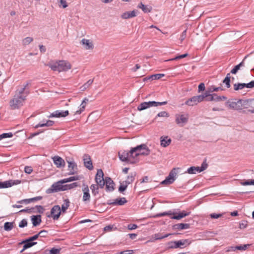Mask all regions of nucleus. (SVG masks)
Here are the masks:
<instances>
[{
	"mask_svg": "<svg viewBox=\"0 0 254 254\" xmlns=\"http://www.w3.org/2000/svg\"><path fill=\"white\" fill-rule=\"evenodd\" d=\"M28 83H26L19 90H17L12 99L9 102V105L11 109L14 110L18 109L22 106L26 99V95L28 93L25 92L26 87Z\"/></svg>",
	"mask_w": 254,
	"mask_h": 254,
	"instance_id": "f257e3e1",
	"label": "nucleus"
},
{
	"mask_svg": "<svg viewBox=\"0 0 254 254\" xmlns=\"http://www.w3.org/2000/svg\"><path fill=\"white\" fill-rule=\"evenodd\" d=\"M135 147L131 148L129 151H120L119 152V157L121 160L130 164H134L137 162V151Z\"/></svg>",
	"mask_w": 254,
	"mask_h": 254,
	"instance_id": "f03ea898",
	"label": "nucleus"
},
{
	"mask_svg": "<svg viewBox=\"0 0 254 254\" xmlns=\"http://www.w3.org/2000/svg\"><path fill=\"white\" fill-rule=\"evenodd\" d=\"M49 66L53 70L59 72L67 71L71 68L70 64L65 61H59L49 64Z\"/></svg>",
	"mask_w": 254,
	"mask_h": 254,
	"instance_id": "7ed1b4c3",
	"label": "nucleus"
},
{
	"mask_svg": "<svg viewBox=\"0 0 254 254\" xmlns=\"http://www.w3.org/2000/svg\"><path fill=\"white\" fill-rule=\"evenodd\" d=\"M167 104V101H164L162 102L156 101L144 102L141 103L140 105L138 106L137 110L140 111L145 110L151 107H156L158 106L165 105Z\"/></svg>",
	"mask_w": 254,
	"mask_h": 254,
	"instance_id": "20e7f679",
	"label": "nucleus"
},
{
	"mask_svg": "<svg viewBox=\"0 0 254 254\" xmlns=\"http://www.w3.org/2000/svg\"><path fill=\"white\" fill-rule=\"evenodd\" d=\"M104 173L102 169H98L95 176V181L101 188H103L105 185V179H104Z\"/></svg>",
	"mask_w": 254,
	"mask_h": 254,
	"instance_id": "39448f33",
	"label": "nucleus"
},
{
	"mask_svg": "<svg viewBox=\"0 0 254 254\" xmlns=\"http://www.w3.org/2000/svg\"><path fill=\"white\" fill-rule=\"evenodd\" d=\"M135 149L137 151L138 156L148 155L150 153V150L145 144H142L136 146Z\"/></svg>",
	"mask_w": 254,
	"mask_h": 254,
	"instance_id": "423d86ee",
	"label": "nucleus"
},
{
	"mask_svg": "<svg viewBox=\"0 0 254 254\" xmlns=\"http://www.w3.org/2000/svg\"><path fill=\"white\" fill-rule=\"evenodd\" d=\"M203 101V97L201 95L194 96L186 101L185 104L193 106Z\"/></svg>",
	"mask_w": 254,
	"mask_h": 254,
	"instance_id": "0eeeda50",
	"label": "nucleus"
},
{
	"mask_svg": "<svg viewBox=\"0 0 254 254\" xmlns=\"http://www.w3.org/2000/svg\"><path fill=\"white\" fill-rule=\"evenodd\" d=\"M241 102L240 100L237 102L228 100L225 103V105L230 109L239 110L242 109V105H240Z\"/></svg>",
	"mask_w": 254,
	"mask_h": 254,
	"instance_id": "6e6552de",
	"label": "nucleus"
},
{
	"mask_svg": "<svg viewBox=\"0 0 254 254\" xmlns=\"http://www.w3.org/2000/svg\"><path fill=\"white\" fill-rule=\"evenodd\" d=\"M175 169L172 170L169 173V176L166 177V178L161 182V184L163 185H170L172 184L176 179V176L177 175L176 172L175 171Z\"/></svg>",
	"mask_w": 254,
	"mask_h": 254,
	"instance_id": "1a4fd4ad",
	"label": "nucleus"
},
{
	"mask_svg": "<svg viewBox=\"0 0 254 254\" xmlns=\"http://www.w3.org/2000/svg\"><path fill=\"white\" fill-rule=\"evenodd\" d=\"M65 182H63V179L61 180L56 183H54L50 189H49L48 191L49 192H55L60 191H62V184H64Z\"/></svg>",
	"mask_w": 254,
	"mask_h": 254,
	"instance_id": "9d476101",
	"label": "nucleus"
},
{
	"mask_svg": "<svg viewBox=\"0 0 254 254\" xmlns=\"http://www.w3.org/2000/svg\"><path fill=\"white\" fill-rule=\"evenodd\" d=\"M51 214L54 220H58L61 214V209L59 205L54 206L51 210Z\"/></svg>",
	"mask_w": 254,
	"mask_h": 254,
	"instance_id": "9b49d317",
	"label": "nucleus"
},
{
	"mask_svg": "<svg viewBox=\"0 0 254 254\" xmlns=\"http://www.w3.org/2000/svg\"><path fill=\"white\" fill-rule=\"evenodd\" d=\"M188 121V115L177 114L176 115V123L181 126H183L184 124L187 123Z\"/></svg>",
	"mask_w": 254,
	"mask_h": 254,
	"instance_id": "f8f14e48",
	"label": "nucleus"
},
{
	"mask_svg": "<svg viewBox=\"0 0 254 254\" xmlns=\"http://www.w3.org/2000/svg\"><path fill=\"white\" fill-rule=\"evenodd\" d=\"M82 190L83 193V195L82 197L83 201L85 203L89 202L90 201L91 196L88 186L84 185Z\"/></svg>",
	"mask_w": 254,
	"mask_h": 254,
	"instance_id": "ddd939ff",
	"label": "nucleus"
},
{
	"mask_svg": "<svg viewBox=\"0 0 254 254\" xmlns=\"http://www.w3.org/2000/svg\"><path fill=\"white\" fill-rule=\"evenodd\" d=\"M20 182L21 181L19 180H9L3 182H0V189L9 188L14 185L19 184Z\"/></svg>",
	"mask_w": 254,
	"mask_h": 254,
	"instance_id": "4468645a",
	"label": "nucleus"
},
{
	"mask_svg": "<svg viewBox=\"0 0 254 254\" xmlns=\"http://www.w3.org/2000/svg\"><path fill=\"white\" fill-rule=\"evenodd\" d=\"M127 200L126 198L122 197L118 198L115 200H109L107 202V204L113 205H123L127 203Z\"/></svg>",
	"mask_w": 254,
	"mask_h": 254,
	"instance_id": "2eb2a0df",
	"label": "nucleus"
},
{
	"mask_svg": "<svg viewBox=\"0 0 254 254\" xmlns=\"http://www.w3.org/2000/svg\"><path fill=\"white\" fill-rule=\"evenodd\" d=\"M69 115V112L67 110L66 111H60L57 110L52 113L49 116V118L55 117V118H61L65 117Z\"/></svg>",
	"mask_w": 254,
	"mask_h": 254,
	"instance_id": "dca6fc26",
	"label": "nucleus"
},
{
	"mask_svg": "<svg viewBox=\"0 0 254 254\" xmlns=\"http://www.w3.org/2000/svg\"><path fill=\"white\" fill-rule=\"evenodd\" d=\"M83 159L85 167L89 170H92L93 169V166L90 156L88 154H84Z\"/></svg>",
	"mask_w": 254,
	"mask_h": 254,
	"instance_id": "f3484780",
	"label": "nucleus"
},
{
	"mask_svg": "<svg viewBox=\"0 0 254 254\" xmlns=\"http://www.w3.org/2000/svg\"><path fill=\"white\" fill-rule=\"evenodd\" d=\"M137 10H133L131 11H126L124 12L121 17L123 19H127L135 17L137 15Z\"/></svg>",
	"mask_w": 254,
	"mask_h": 254,
	"instance_id": "a211bd4d",
	"label": "nucleus"
},
{
	"mask_svg": "<svg viewBox=\"0 0 254 254\" xmlns=\"http://www.w3.org/2000/svg\"><path fill=\"white\" fill-rule=\"evenodd\" d=\"M106 190L107 191H112L114 190V183L109 177L105 178Z\"/></svg>",
	"mask_w": 254,
	"mask_h": 254,
	"instance_id": "6ab92c4d",
	"label": "nucleus"
},
{
	"mask_svg": "<svg viewBox=\"0 0 254 254\" xmlns=\"http://www.w3.org/2000/svg\"><path fill=\"white\" fill-rule=\"evenodd\" d=\"M188 241V240H181L178 241L171 242L170 244V247L175 249L181 248L182 246L185 245Z\"/></svg>",
	"mask_w": 254,
	"mask_h": 254,
	"instance_id": "aec40b11",
	"label": "nucleus"
},
{
	"mask_svg": "<svg viewBox=\"0 0 254 254\" xmlns=\"http://www.w3.org/2000/svg\"><path fill=\"white\" fill-rule=\"evenodd\" d=\"M227 99L224 96H218L216 94H212L210 95L209 98H206V100L208 101H216L218 102L222 100H225Z\"/></svg>",
	"mask_w": 254,
	"mask_h": 254,
	"instance_id": "412c9836",
	"label": "nucleus"
},
{
	"mask_svg": "<svg viewBox=\"0 0 254 254\" xmlns=\"http://www.w3.org/2000/svg\"><path fill=\"white\" fill-rule=\"evenodd\" d=\"M68 164L69 175H73L75 174L77 170L76 164L73 161H69L68 162Z\"/></svg>",
	"mask_w": 254,
	"mask_h": 254,
	"instance_id": "4be33fe9",
	"label": "nucleus"
},
{
	"mask_svg": "<svg viewBox=\"0 0 254 254\" xmlns=\"http://www.w3.org/2000/svg\"><path fill=\"white\" fill-rule=\"evenodd\" d=\"M21 244H24L23 248L21 251V253H22L26 249L29 248L37 244L36 242H34L29 238L22 242Z\"/></svg>",
	"mask_w": 254,
	"mask_h": 254,
	"instance_id": "5701e85b",
	"label": "nucleus"
},
{
	"mask_svg": "<svg viewBox=\"0 0 254 254\" xmlns=\"http://www.w3.org/2000/svg\"><path fill=\"white\" fill-rule=\"evenodd\" d=\"M53 159L55 164L57 167L60 168L64 166V161L61 157L59 156H55Z\"/></svg>",
	"mask_w": 254,
	"mask_h": 254,
	"instance_id": "b1692460",
	"label": "nucleus"
},
{
	"mask_svg": "<svg viewBox=\"0 0 254 254\" xmlns=\"http://www.w3.org/2000/svg\"><path fill=\"white\" fill-rule=\"evenodd\" d=\"M81 43L84 46L86 50H90L93 48V45L89 40L83 39L81 41Z\"/></svg>",
	"mask_w": 254,
	"mask_h": 254,
	"instance_id": "393cba45",
	"label": "nucleus"
},
{
	"mask_svg": "<svg viewBox=\"0 0 254 254\" xmlns=\"http://www.w3.org/2000/svg\"><path fill=\"white\" fill-rule=\"evenodd\" d=\"M190 212H186L185 211H182V212H180L179 214L177 215H174L173 216L171 217V219H177V220H180L182 219V218H184L187 216H188L190 214Z\"/></svg>",
	"mask_w": 254,
	"mask_h": 254,
	"instance_id": "a878e982",
	"label": "nucleus"
},
{
	"mask_svg": "<svg viewBox=\"0 0 254 254\" xmlns=\"http://www.w3.org/2000/svg\"><path fill=\"white\" fill-rule=\"evenodd\" d=\"M31 220L33 226H37L39 225L41 222V215H33L31 216Z\"/></svg>",
	"mask_w": 254,
	"mask_h": 254,
	"instance_id": "bb28decb",
	"label": "nucleus"
},
{
	"mask_svg": "<svg viewBox=\"0 0 254 254\" xmlns=\"http://www.w3.org/2000/svg\"><path fill=\"white\" fill-rule=\"evenodd\" d=\"M190 224L185 223H179L173 226V229L175 230H184L189 228Z\"/></svg>",
	"mask_w": 254,
	"mask_h": 254,
	"instance_id": "cd10ccee",
	"label": "nucleus"
},
{
	"mask_svg": "<svg viewBox=\"0 0 254 254\" xmlns=\"http://www.w3.org/2000/svg\"><path fill=\"white\" fill-rule=\"evenodd\" d=\"M135 175V172L131 173L130 175L127 176V180L125 181L124 182L127 183V185L130 184L134 181Z\"/></svg>",
	"mask_w": 254,
	"mask_h": 254,
	"instance_id": "c85d7f7f",
	"label": "nucleus"
},
{
	"mask_svg": "<svg viewBox=\"0 0 254 254\" xmlns=\"http://www.w3.org/2000/svg\"><path fill=\"white\" fill-rule=\"evenodd\" d=\"M54 124V122L51 120L47 121L45 123H40L35 126V128L44 127H51Z\"/></svg>",
	"mask_w": 254,
	"mask_h": 254,
	"instance_id": "c756f323",
	"label": "nucleus"
},
{
	"mask_svg": "<svg viewBox=\"0 0 254 254\" xmlns=\"http://www.w3.org/2000/svg\"><path fill=\"white\" fill-rule=\"evenodd\" d=\"M171 142V139L168 136L165 137L161 140V145L164 147L168 146Z\"/></svg>",
	"mask_w": 254,
	"mask_h": 254,
	"instance_id": "7c9ffc66",
	"label": "nucleus"
},
{
	"mask_svg": "<svg viewBox=\"0 0 254 254\" xmlns=\"http://www.w3.org/2000/svg\"><path fill=\"white\" fill-rule=\"evenodd\" d=\"M137 7L142 9V10L145 13L150 12L151 10V7H148L146 5L143 4L142 2H140L137 6Z\"/></svg>",
	"mask_w": 254,
	"mask_h": 254,
	"instance_id": "2f4dec72",
	"label": "nucleus"
},
{
	"mask_svg": "<svg viewBox=\"0 0 254 254\" xmlns=\"http://www.w3.org/2000/svg\"><path fill=\"white\" fill-rule=\"evenodd\" d=\"M196 172H199L198 167L192 166L188 168L185 173L190 174H195Z\"/></svg>",
	"mask_w": 254,
	"mask_h": 254,
	"instance_id": "473e14b6",
	"label": "nucleus"
},
{
	"mask_svg": "<svg viewBox=\"0 0 254 254\" xmlns=\"http://www.w3.org/2000/svg\"><path fill=\"white\" fill-rule=\"evenodd\" d=\"M69 201L68 199L64 200V203L62 205L61 212H65L69 206Z\"/></svg>",
	"mask_w": 254,
	"mask_h": 254,
	"instance_id": "72a5a7b5",
	"label": "nucleus"
},
{
	"mask_svg": "<svg viewBox=\"0 0 254 254\" xmlns=\"http://www.w3.org/2000/svg\"><path fill=\"white\" fill-rule=\"evenodd\" d=\"M244 66V63L243 61L241 62L239 64L236 65L231 71L232 74H236L238 71L240 69L241 67Z\"/></svg>",
	"mask_w": 254,
	"mask_h": 254,
	"instance_id": "f704fd0d",
	"label": "nucleus"
},
{
	"mask_svg": "<svg viewBox=\"0 0 254 254\" xmlns=\"http://www.w3.org/2000/svg\"><path fill=\"white\" fill-rule=\"evenodd\" d=\"M164 76V74H160V73L156 74L150 75L148 78H145V80L151 79L152 80H156V79H159L161 78L162 77H163Z\"/></svg>",
	"mask_w": 254,
	"mask_h": 254,
	"instance_id": "c9c22d12",
	"label": "nucleus"
},
{
	"mask_svg": "<svg viewBox=\"0 0 254 254\" xmlns=\"http://www.w3.org/2000/svg\"><path fill=\"white\" fill-rule=\"evenodd\" d=\"M170 234H168L164 235H162L160 233L155 234L153 236V239L154 240H161L163 238H167L168 236H169Z\"/></svg>",
	"mask_w": 254,
	"mask_h": 254,
	"instance_id": "e433bc0d",
	"label": "nucleus"
},
{
	"mask_svg": "<svg viewBox=\"0 0 254 254\" xmlns=\"http://www.w3.org/2000/svg\"><path fill=\"white\" fill-rule=\"evenodd\" d=\"M93 82V79H89L86 83L83 85L81 87V91H84L88 88Z\"/></svg>",
	"mask_w": 254,
	"mask_h": 254,
	"instance_id": "4c0bfd02",
	"label": "nucleus"
},
{
	"mask_svg": "<svg viewBox=\"0 0 254 254\" xmlns=\"http://www.w3.org/2000/svg\"><path fill=\"white\" fill-rule=\"evenodd\" d=\"M99 185L97 184H93L90 186V189L92 190V193L94 195H96L98 193V189H99Z\"/></svg>",
	"mask_w": 254,
	"mask_h": 254,
	"instance_id": "58836bf2",
	"label": "nucleus"
},
{
	"mask_svg": "<svg viewBox=\"0 0 254 254\" xmlns=\"http://www.w3.org/2000/svg\"><path fill=\"white\" fill-rule=\"evenodd\" d=\"M13 228V223L6 222L4 224V229L5 231H9Z\"/></svg>",
	"mask_w": 254,
	"mask_h": 254,
	"instance_id": "ea45409f",
	"label": "nucleus"
},
{
	"mask_svg": "<svg viewBox=\"0 0 254 254\" xmlns=\"http://www.w3.org/2000/svg\"><path fill=\"white\" fill-rule=\"evenodd\" d=\"M86 104H86L85 103H84L82 101L80 106L79 109L76 111V112L75 113V115L80 114L85 110Z\"/></svg>",
	"mask_w": 254,
	"mask_h": 254,
	"instance_id": "a19ab883",
	"label": "nucleus"
},
{
	"mask_svg": "<svg viewBox=\"0 0 254 254\" xmlns=\"http://www.w3.org/2000/svg\"><path fill=\"white\" fill-rule=\"evenodd\" d=\"M127 186L128 185L127 184V183H125L124 181H123L120 183V186L119 188V191L120 192H123L127 189Z\"/></svg>",
	"mask_w": 254,
	"mask_h": 254,
	"instance_id": "79ce46f5",
	"label": "nucleus"
},
{
	"mask_svg": "<svg viewBox=\"0 0 254 254\" xmlns=\"http://www.w3.org/2000/svg\"><path fill=\"white\" fill-rule=\"evenodd\" d=\"M79 178L78 176H72L68 178H65L63 179V182H65V183L72 182L73 181H76L79 180Z\"/></svg>",
	"mask_w": 254,
	"mask_h": 254,
	"instance_id": "37998d69",
	"label": "nucleus"
},
{
	"mask_svg": "<svg viewBox=\"0 0 254 254\" xmlns=\"http://www.w3.org/2000/svg\"><path fill=\"white\" fill-rule=\"evenodd\" d=\"M33 40V39L30 37H27L22 40V44L24 46L29 44Z\"/></svg>",
	"mask_w": 254,
	"mask_h": 254,
	"instance_id": "c03bdc74",
	"label": "nucleus"
},
{
	"mask_svg": "<svg viewBox=\"0 0 254 254\" xmlns=\"http://www.w3.org/2000/svg\"><path fill=\"white\" fill-rule=\"evenodd\" d=\"M240 101L241 102H240V105H242V108H247L248 107L249 105V100H242L240 99Z\"/></svg>",
	"mask_w": 254,
	"mask_h": 254,
	"instance_id": "a18cd8bd",
	"label": "nucleus"
},
{
	"mask_svg": "<svg viewBox=\"0 0 254 254\" xmlns=\"http://www.w3.org/2000/svg\"><path fill=\"white\" fill-rule=\"evenodd\" d=\"M240 184L243 186L254 185V180L242 181Z\"/></svg>",
	"mask_w": 254,
	"mask_h": 254,
	"instance_id": "49530a36",
	"label": "nucleus"
},
{
	"mask_svg": "<svg viewBox=\"0 0 254 254\" xmlns=\"http://www.w3.org/2000/svg\"><path fill=\"white\" fill-rule=\"evenodd\" d=\"M13 136V134L11 132L4 133L0 135V140L4 138H9Z\"/></svg>",
	"mask_w": 254,
	"mask_h": 254,
	"instance_id": "de8ad7c7",
	"label": "nucleus"
},
{
	"mask_svg": "<svg viewBox=\"0 0 254 254\" xmlns=\"http://www.w3.org/2000/svg\"><path fill=\"white\" fill-rule=\"evenodd\" d=\"M61 249L52 248L47 254H60Z\"/></svg>",
	"mask_w": 254,
	"mask_h": 254,
	"instance_id": "09e8293b",
	"label": "nucleus"
},
{
	"mask_svg": "<svg viewBox=\"0 0 254 254\" xmlns=\"http://www.w3.org/2000/svg\"><path fill=\"white\" fill-rule=\"evenodd\" d=\"M188 56V54H185L181 55H179L178 56L174 58H172V59H169L167 61L177 60H179V59H183V58H186Z\"/></svg>",
	"mask_w": 254,
	"mask_h": 254,
	"instance_id": "8fccbe9b",
	"label": "nucleus"
},
{
	"mask_svg": "<svg viewBox=\"0 0 254 254\" xmlns=\"http://www.w3.org/2000/svg\"><path fill=\"white\" fill-rule=\"evenodd\" d=\"M157 117H169V114L166 112V111H162L159 112L157 115Z\"/></svg>",
	"mask_w": 254,
	"mask_h": 254,
	"instance_id": "3c124183",
	"label": "nucleus"
},
{
	"mask_svg": "<svg viewBox=\"0 0 254 254\" xmlns=\"http://www.w3.org/2000/svg\"><path fill=\"white\" fill-rule=\"evenodd\" d=\"M250 245L247 244V245H244L243 246H236V248L238 250L240 251H244L246 250L249 247H250Z\"/></svg>",
	"mask_w": 254,
	"mask_h": 254,
	"instance_id": "603ef678",
	"label": "nucleus"
},
{
	"mask_svg": "<svg viewBox=\"0 0 254 254\" xmlns=\"http://www.w3.org/2000/svg\"><path fill=\"white\" fill-rule=\"evenodd\" d=\"M27 225V221L26 219H22L19 223V227L20 228H23Z\"/></svg>",
	"mask_w": 254,
	"mask_h": 254,
	"instance_id": "864d4df0",
	"label": "nucleus"
},
{
	"mask_svg": "<svg viewBox=\"0 0 254 254\" xmlns=\"http://www.w3.org/2000/svg\"><path fill=\"white\" fill-rule=\"evenodd\" d=\"M219 90H222V89L221 87H215L214 86H212L209 88V92H217V91H219Z\"/></svg>",
	"mask_w": 254,
	"mask_h": 254,
	"instance_id": "5fc2aeb1",
	"label": "nucleus"
},
{
	"mask_svg": "<svg viewBox=\"0 0 254 254\" xmlns=\"http://www.w3.org/2000/svg\"><path fill=\"white\" fill-rule=\"evenodd\" d=\"M207 167V164L205 162H203L200 167H198L199 172L205 170Z\"/></svg>",
	"mask_w": 254,
	"mask_h": 254,
	"instance_id": "6e6d98bb",
	"label": "nucleus"
},
{
	"mask_svg": "<svg viewBox=\"0 0 254 254\" xmlns=\"http://www.w3.org/2000/svg\"><path fill=\"white\" fill-rule=\"evenodd\" d=\"M24 171L26 173L30 174L33 171V169L31 166H27L24 168Z\"/></svg>",
	"mask_w": 254,
	"mask_h": 254,
	"instance_id": "4d7b16f0",
	"label": "nucleus"
},
{
	"mask_svg": "<svg viewBox=\"0 0 254 254\" xmlns=\"http://www.w3.org/2000/svg\"><path fill=\"white\" fill-rule=\"evenodd\" d=\"M172 214V213L170 211L168 212H163V213H160L157 214H156L155 217H162V216H166V215H171Z\"/></svg>",
	"mask_w": 254,
	"mask_h": 254,
	"instance_id": "13d9d810",
	"label": "nucleus"
},
{
	"mask_svg": "<svg viewBox=\"0 0 254 254\" xmlns=\"http://www.w3.org/2000/svg\"><path fill=\"white\" fill-rule=\"evenodd\" d=\"M223 82L225 84L227 88L230 87V79H229L228 77H225L223 80Z\"/></svg>",
	"mask_w": 254,
	"mask_h": 254,
	"instance_id": "bf43d9fd",
	"label": "nucleus"
},
{
	"mask_svg": "<svg viewBox=\"0 0 254 254\" xmlns=\"http://www.w3.org/2000/svg\"><path fill=\"white\" fill-rule=\"evenodd\" d=\"M38 234L39 237H46L47 235L48 232L45 230H42L40 232H39Z\"/></svg>",
	"mask_w": 254,
	"mask_h": 254,
	"instance_id": "052dcab7",
	"label": "nucleus"
},
{
	"mask_svg": "<svg viewBox=\"0 0 254 254\" xmlns=\"http://www.w3.org/2000/svg\"><path fill=\"white\" fill-rule=\"evenodd\" d=\"M60 4L59 5V6H62L64 8H66L68 6L65 0H60Z\"/></svg>",
	"mask_w": 254,
	"mask_h": 254,
	"instance_id": "680f3d73",
	"label": "nucleus"
},
{
	"mask_svg": "<svg viewBox=\"0 0 254 254\" xmlns=\"http://www.w3.org/2000/svg\"><path fill=\"white\" fill-rule=\"evenodd\" d=\"M35 208L37 209V211L39 213H43L44 210L43 207L41 205H36Z\"/></svg>",
	"mask_w": 254,
	"mask_h": 254,
	"instance_id": "e2e57ef3",
	"label": "nucleus"
},
{
	"mask_svg": "<svg viewBox=\"0 0 254 254\" xmlns=\"http://www.w3.org/2000/svg\"><path fill=\"white\" fill-rule=\"evenodd\" d=\"M210 216L212 219H217L222 216L221 214L212 213L210 215Z\"/></svg>",
	"mask_w": 254,
	"mask_h": 254,
	"instance_id": "0e129e2a",
	"label": "nucleus"
},
{
	"mask_svg": "<svg viewBox=\"0 0 254 254\" xmlns=\"http://www.w3.org/2000/svg\"><path fill=\"white\" fill-rule=\"evenodd\" d=\"M187 36V30H184L181 34L180 36V40L182 42L186 37Z\"/></svg>",
	"mask_w": 254,
	"mask_h": 254,
	"instance_id": "69168bd1",
	"label": "nucleus"
},
{
	"mask_svg": "<svg viewBox=\"0 0 254 254\" xmlns=\"http://www.w3.org/2000/svg\"><path fill=\"white\" fill-rule=\"evenodd\" d=\"M247 226V222L246 221H242L240 223V228L241 229H244Z\"/></svg>",
	"mask_w": 254,
	"mask_h": 254,
	"instance_id": "338daca9",
	"label": "nucleus"
},
{
	"mask_svg": "<svg viewBox=\"0 0 254 254\" xmlns=\"http://www.w3.org/2000/svg\"><path fill=\"white\" fill-rule=\"evenodd\" d=\"M137 228V225L134 224H128L127 226L128 229L130 230L135 229Z\"/></svg>",
	"mask_w": 254,
	"mask_h": 254,
	"instance_id": "774afa93",
	"label": "nucleus"
}]
</instances>
